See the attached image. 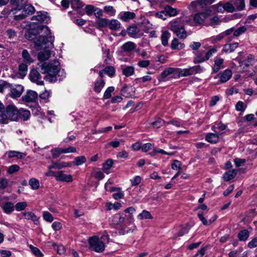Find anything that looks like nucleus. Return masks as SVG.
Here are the masks:
<instances>
[{"label": "nucleus", "mask_w": 257, "mask_h": 257, "mask_svg": "<svg viewBox=\"0 0 257 257\" xmlns=\"http://www.w3.org/2000/svg\"><path fill=\"white\" fill-rule=\"evenodd\" d=\"M170 30L180 39H185L187 37V33L181 18H177L170 23Z\"/></svg>", "instance_id": "nucleus-4"}, {"label": "nucleus", "mask_w": 257, "mask_h": 257, "mask_svg": "<svg viewBox=\"0 0 257 257\" xmlns=\"http://www.w3.org/2000/svg\"><path fill=\"white\" fill-rule=\"evenodd\" d=\"M22 56L24 60L27 63L31 64L34 62V59L31 56L28 51L26 49L23 50Z\"/></svg>", "instance_id": "nucleus-36"}, {"label": "nucleus", "mask_w": 257, "mask_h": 257, "mask_svg": "<svg viewBox=\"0 0 257 257\" xmlns=\"http://www.w3.org/2000/svg\"><path fill=\"white\" fill-rule=\"evenodd\" d=\"M29 77L31 81L39 85L44 84V82L40 73L35 69L32 70L30 73Z\"/></svg>", "instance_id": "nucleus-11"}, {"label": "nucleus", "mask_w": 257, "mask_h": 257, "mask_svg": "<svg viewBox=\"0 0 257 257\" xmlns=\"http://www.w3.org/2000/svg\"><path fill=\"white\" fill-rule=\"evenodd\" d=\"M125 221L127 225L134 223V220L133 215L126 216L123 213H116L113 215L111 218V223L114 225H122Z\"/></svg>", "instance_id": "nucleus-5"}, {"label": "nucleus", "mask_w": 257, "mask_h": 257, "mask_svg": "<svg viewBox=\"0 0 257 257\" xmlns=\"http://www.w3.org/2000/svg\"><path fill=\"white\" fill-rule=\"evenodd\" d=\"M205 140L210 143L215 144L218 141L219 136L215 133H208L206 135Z\"/></svg>", "instance_id": "nucleus-22"}, {"label": "nucleus", "mask_w": 257, "mask_h": 257, "mask_svg": "<svg viewBox=\"0 0 257 257\" xmlns=\"http://www.w3.org/2000/svg\"><path fill=\"white\" fill-rule=\"evenodd\" d=\"M185 47V44L179 41L177 38H174L171 42V48L173 50H180Z\"/></svg>", "instance_id": "nucleus-21"}, {"label": "nucleus", "mask_w": 257, "mask_h": 257, "mask_svg": "<svg viewBox=\"0 0 257 257\" xmlns=\"http://www.w3.org/2000/svg\"><path fill=\"white\" fill-rule=\"evenodd\" d=\"M55 179L57 181L71 182L73 181V177L71 175L66 174L63 171L56 172V175Z\"/></svg>", "instance_id": "nucleus-12"}, {"label": "nucleus", "mask_w": 257, "mask_h": 257, "mask_svg": "<svg viewBox=\"0 0 257 257\" xmlns=\"http://www.w3.org/2000/svg\"><path fill=\"white\" fill-rule=\"evenodd\" d=\"M210 13L209 10H205L203 12H198L193 16L194 22L195 23V26H199L202 24L205 20L208 17Z\"/></svg>", "instance_id": "nucleus-8"}, {"label": "nucleus", "mask_w": 257, "mask_h": 257, "mask_svg": "<svg viewBox=\"0 0 257 257\" xmlns=\"http://www.w3.org/2000/svg\"><path fill=\"white\" fill-rule=\"evenodd\" d=\"M138 218L140 220L144 219H152L153 216L149 211L144 210L142 213H140L138 215Z\"/></svg>", "instance_id": "nucleus-41"}, {"label": "nucleus", "mask_w": 257, "mask_h": 257, "mask_svg": "<svg viewBox=\"0 0 257 257\" xmlns=\"http://www.w3.org/2000/svg\"><path fill=\"white\" fill-rule=\"evenodd\" d=\"M20 111L14 104H9L4 108L2 115L0 116V123L7 124L9 121H16Z\"/></svg>", "instance_id": "nucleus-2"}, {"label": "nucleus", "mask_w": 257, "mask_h": 257, "mask_svg": "<svg viewBox=\"0 0 257 257\" xmlns=\"http://www.w3.org/2000/svg\"><path fill=\"white\" fill-rule=\"evenodd\" d=\"M212 7L217 12L223 13L224 12V4L222 2H219L217 4L213 5Z\"/></svg>", "instance_id": "nucleus-48"}, {"label": "nucleus", "mask_w": 257, "mask_h": 257, "mask_svg": "<svg viewBox=\"0 0 257 257\" xmlns=\"http://www.w3.org/2000/svg\"><path fill=\"white\" fill-rule=\"evenodd\" d=\"M20 169V167L17 165H13L10 166L7 170L8 173L12 174L18 172Z\"/></svg>", "instance_id": "nucleus-58"}, {"label": "nucleus", "mask_w": 257, "mask_h": 257, "mask_svg": "<svg viewBox=\"0 0 257 257\" xmlns=\"http://www.w3.org/2000/svg\"><path fill=\"white\" fill-rule=\"evenodd\" d=\"M157 154H161L168 155H173L174 154V153H168L162 149L156 148H154L153 151L149 153V154L152 156H154L156 155Z\"/></svg>", "instance_id": "nucleus-40"}, {"label": "nucleus", "mask_w": 257, "mask_h": 257, "mask_svg": "<svg viewBox=\"0 0 257 257\" xmlns=\"http://www.w3.org/2000/svg\"><path fill=\"white\" fill-rule=\"evenodd\" d=\"M34 11V7L32 5H26L22 10L21 13L15 16V20L19 21L24 19L27 16L33 14Z\"/></svg>", "instance_id": "nucleus-9"}, {"label": "nucleus", "mask_w": 257, "mask_h": 257, "mask_svg": "<svg viewBox=\"0 0 257 257\" xmlns=\"http://www.w3.org/2000/svg\"><path fill=\"white\" fill-rule=\"evenodd\" d=\"M24 154L20 153L17 151H10L8 152V156L9 158H14L17 157L18 158H23Z\"/></svg>", "instance_id": "nucleus-62"}, {"label": "nucleus", "mask_w": 257, "mask_h": 257, "mask_svg": "<svg viewBox=\"0 0 257 257\" xmlns=\"http://www.w3.org/2000/svg\"><path fill=\"white\" fill-rule=\"evenodd\" d=\"M221 23V20L217 16H214L210 19L209 25L215 27Z\"/></svg>", "instance_id": "nucleus-44"}, {"label": "nucleus", "mask_w": 257, "mask_h": 257, "mask_svg": "<svg viewBox=\"0 0 257 257\" xmlns=\"http://www.w3.org/2000/svg\"><path fill=\"white\" fill-rule=\"evenodd\" d=\"M50 34L48 27L35 22V24L31 25L30 29L25 34V37L28 40L33 41L37 50L45 49L38 54V59L40 61L38 65L42 73H46L44 79L51 83L57 80L58 73H63V72H60V63L58 61L54 60L49 64L44 62L50 57V49L53 47L54 37Z\"/></svg>", "instance_id": "nucleus-1"}, {"label": "nucleus", "mask_w": 257, "mask_h": 257, "mask_svg": "<svg viewBox=\"0 0 257 257\" xmlns=\"http://www.w3.org/2000/svg\"><path fill=\"white\" fill-rule=\"evenodd\" d=\"M86 161V158L84 156H80L76 157L72 162V163L74 166H80L85 163Z\"/></svg>", "instance_id": "nucleus-39"}, {"label": "nucleus", "mask_w": 257, "mask_h": 257, "mask_svg": "<svg viewBox=\"0 0 257 257\" xmlns=\"http://www.w3.org/2000/svg\"><path fill=\"white\" fill-rule=\"evenodd\" d=\"M24 218L28 220H31L35 223H36L38 220L37 216L31 211H25L22 213Z\"/></svg>", "instance_id": "nucleus-26"}, {"label": "nucleus", "mask_w": 257, "mask_h": 257, "mask_svg": "<svg viewBox=\"0 0 257 257\" xmlns=\"http://www.w3.org/2000/svg\"><path fill=\"white\" fill-rule=\"evenodd\" d=\"M139 32V28L135 26H130L127 29L128 34L133 38H137Z\"/></svg>", "instance_id": "nucleus-30"}, {"label": "nucleus", "mask_w": 257, "mask_h": 257, "mask_svg": "<svg viewBox=\"0 0 257 257\" xmlns=\"http://www.w3.org/2000/svg\"><path fill=\"white\" fill-rule=\"evenodd\" d=\"M105 71L106 74L110 77H112L115 74V69L112 66H107L105 69Z\"/></svg>", "instance_id": "nucleus-61"}, {"label": "nucleus", "mask_w": 257, "mask_h": 257, "mask_svg": "<svg viewBox=\"0 0 257 257\" xmlns=\"http://www.w3.org/2000/svg\"><path fill=\"white\" fill-rule=\"evenodd\" d=\"M201 71L199 65L194 66L188 68L181 69L176 68V76L178 78L192 75Z\"/></svg>", "instance_id": "nucleus-6"}, {"label": "nucleus", "mask_w": 257, "mask_h": 257, "mask_svg": "<svg viewBox=\"0 0 257 257\" xmlns=\"http://www.w3.org/2000/svg\"><path fill=\"white\" fill-rule=\"evenodd\" d=\"M142 181V178L140 176H136L130 180L132 186L138 185Z\"/></svg>", "instance_id": "nucleus-55"}, {"label": "nucleus", "mask_w": 257, "mask_h": 257, "mask_svg": "<svg viewBox=\"0 0 257 257\" xmlns=\"http://www.w3.org/2000/svg\"><path fill=\"white\" fill-rule=\"evenodd\" d=\"M137 47V45L131 41L127 42L124 43L120 47L121 50L126 53H130L135 50Z\"/></svg>", "instance_id": "nucleus-18"}, {"label": "nucleus", "mask_w": 257, "mask_h": 257, "mask_svg": "<svg viewBox=\"0 0 257 257\" xmlns=\"http://www.w3.org/2000/svg\"><path fill=\"white\" fill-rule=\"evenodd\" d=\"M154 147V145L151 143H146L142 146V150L144 152H147L152 149Z\"/></svg>", "instance_id": "nucleus-64"}, {"label": "nucleus", "mask_w": 257, "mask_h": 257, "mask_svg": "<svg viewBox=\"0 0 257 257\" xmlns=\"http://www.w3.org/2000/svg\"><path fill=\"white\" fill-rule=\"evenodd\" d=\"M232 3L234 5L237 10L242 11L245 8V0H232Z\"/></svg>", "instance_id": "nucleus-33"}, {"label": "nucleus", "mask_w": 257, "mask_h": 257, "mask_svg": "<svg viewBox=\"0 0 257 257\" xmlns=\"http://www.w3.org/2000/svg\"><path fill=\"white\" fill-rule=\"evenodd\" d=\"M110 50L108 49H105L103 52V57L105 58L104 63L106 64L110 63L111 58L110 57Z\"/></svg>", "instance_id": "nucleus-53"}, {"label": "nucleus", "mask_w": 257, "mask_h": 257, "mask_svg": "<svg viewBox=\"0 0 257 257\" xmlns=\"http://www.w3.org/2000/svg\"><path fill=\"white\" fill-rule=\"evenodd\" d=\"M223 61L224 60L222 58L215 59L213 68L214 72H217L220 69L223 68Z\"/></svg>", "instance_id": "nucleus-34"}, {"label": "nucleus", "mask_w": 257, "mask_h": 257, "mask_svg": "<svg viewBox=\"0 0 257 257\" xmlns=\"http://www.w3.org/2000/svg\"><path fill=\"white\" fill-rule=\"evenodd\" d=\"M38 97V94L34 91L29 90L23 96L22 99L25 102H34Z\"/></svg>", "instance_id": "nucleus-15"}, {"label": "nucleus", "mask_w": 257, "mask_h": 257, "mask_svg": "<svg viewBox=\"0 0 257 257\" xmlns=\"http://www.w3.org/2000/svg\"><path fill=\"white\" fill-rule=\"evenodd\" d=\"M215 0H196L191 2L189 8L193 12L200 11L208 5L212 4Z\"/></svg>", "instance_id": "nucleus-7"}, {"label": "nucleus", "mask_w": 257, "mask_h": 257, "mask_svg": "<svg viewBox=\"0 0 257 257\" xmlns=\"http://www.w3.org/2000/svg\"><path fill=\"white\" fill-rule=\"evenodd\" d=\"M249 236V233L247 230H243L240 231L238 234V238L240 240L244 241L247 239Z\"/></svg>", "instance_id": "nucleus-42"}, {"label": "nucleus", "mask_w": 257, "mask_h": 257, "mask_svg": "<svg viewBox=\"0 0 257 257\" xmlns=\"http://www.w3.org/2000/svg\"><path fill=\"white\" fill-rule=\"evenodd\" d=\"M165 12L167 13L168 16L174 17L178 14V11L171 6H166L164 8Z\"/></svg>", "instance_id": "nucleus-35"}, {"label": "nucleus", "mask_w": 257, "mask_h": 257, "mask_svg": "<svg viewBox=\"0 0 257 257\" xmlns=\"http://www.w3.org/2000/svg\"><path fill=\"white\" fill-rule=\"evenodd\" d=\"M217 52V49L216 48H213L210 49L207 52H206L204 57L199 56L198 57L196 61L197 62H203L208 60L213 54Z\"/></svg>", "instance_id": "nucleus-17"}, {"label": "nucleus", "mask_w": 257, "mask_h": 257, "mask_svg": "<svg viewBox=\"0 0 257 257\" xmlns=\"http://www.w3.org/2000/svg\"><path fill=\"white\" fill-rule=\"evenodd\" d=\"M29 247L33 253L35 254L37 257H42L43 256V253L38 248L35 247L32 245H30Z\"/></svg>", "instance_id": "nucleus-47"}, {"label": "nucleus", "mask_w": 257, "mask_h": 257, "mask_svg": "<svg viewBox=\"0 0 257 257\" xmlns=\"http://www.w3.org/2000/svg\"><path fill=\"white\" fill-rule=\"evenodd\" d=\"M19 110L20 111L19 117H23L24 120H27L29 118L30 115L29 111L23 109H20Z\"/></svg>", "instance_id": "nucleus-51"}, {"label": "nucleus", "mask_w": 257, "mask_h": 257, "mask_svg": "<svg viewBox=\"0 0 257 257\" xmlns=\"http://www.w3.org/2000/svg\"><path fill=\"white\" fill-rule=\"evenodd\" d=\"M28 71V66L26 64L21 63L19 66L18 74L22 77H24Z\"/></svg>", "instance_id": "nucleus-37"}, {"label": "nucleus", "mask_w": 257, "mask_h": 257, "mask_svg": "<svg viewBox=\"0 0 257 257\" xmlns=\"http://www.w3.org/2000/svg\"><path fill=\"white\" fill-rule=\"evenodd\" d=\"M32 20L36 21L38 22H42L47 20L46 13L39 12L37 13V15L32 17Z\"/></svg>", "instance_id": "nucleus-27"}, {"label": "nucleus", "mask_w": 257, "mask_h": 257, "mask_svg": "<svg viewBox=\"0 0 257 257\" xmlns=\"http://www.w3.org/2000/svg\"><path fill=\"white\" fill-rule=\"evenodd\" d=\"M238 46V43L234 42L233 43L226 44L224 45L223 51L226 53H231L234 51Z\"/></svg>", "instance_id": "nucleus-23"}, {"label": "nucleus", "mask_w": 257, "mask_h": 257, "mask_svg": "<svg viewBox=\"0 0 257 257\" xmlns=\"http://www.w3.org/2000/svg\"><path fill=\"white\" fill-rule=\"evenodd\" d=\"M105 84V82L103 80H97L94 86V90L96 93H99L103 88Z\"/></svg>", "instance_id": "nucleus-38"}, {"label": "nucleus", "mask_w": 257, "mask_h": 257, "mask_svg": "<svg viewBox=\"0 0 257 257\" xmlns=\"http://www.w3.org/2000/svg\"><path fill=\"white\" fill-rule=\"evenodd\" d=\"M171 36V34L167 30H162L161 35V42L163 46H166L168 44V39Z\"/></svg>", "instance_id": "nucleus-29"}, {"label": "nucleus", "mask_w": 257, "mask_h": 257, "mask_svg": "<svg viewBox=\"0 0 257 257\" xmlns=\"http://www.w3.org/2000/svg\"><path fill=\"white\" fill-rule=\"evenodd\" d=\"M122 74L126 77H129L133 75L135 71V68L132 66H121Z\"/></svg>", "instance_id": "nucleus-28"}, {"label": "nucleus", "mask_w": 257, "mask_h": 257, "mask_svg": "<svg viewBox=\"0 0 257 257\" xmlns=\"http://www.w3.org/2000/svg\"><path fill=\"white\" fill-rule=\"evenodd\" d=\"M236 174L237 171L236 170L233 169L229 170L224 173L222 177L225 181H228L234 178L236 176Z\"/></svg>", "instance_id": "nucleus-24"}, {"label": "nucleus", "mask_w": 257, "mask_h": 257, "mask_svg": "<svg viewBox=\"0 0 257 257\" xmlns=\"http://www.w3.org/2000/svg\"><path fill=\"white\" fill-rule=\"evenodd\" d=\"M224 11H226L229 13H232L234 11L235 8L233 5L229 2L224 4Z\"/></svg>", "instance_id": "nucleus-50"}, {"label": "nucleus", "mask_w": 257, "mask_h": 257, "mask_svg": "<svg viewBox=\"0 0 257 257\" xmlns=\"http://www.w3.org/2000/svg\"><path fill=\"white\" fill-rule=\"evenodd\" d=\"M63 151H64L63 149L57 148L52 149L51 150V152H52L53 157L54 158H57L59 156V155L60 154H64Z\"/></svg>", "instance_id": "nucleus-56"}, {"label": "nucleus", "mask_w": 257, "mask_h": 257, "mask_svg": "<svg viewBox=\"0 0 257 257\" xmlns=\"http://www.w3.org/2000/svg\"><path fill=\"white\" fill-rule=\"evenodd\" d=\"M172 75L171 78H177L176 76V68L169 67L164 70L158 78L159 81H166V78Z\"/></svg>", "instance_id": "nucleus-10"}, {"label": "nucleus", "mask_w": 257, "mask_h": 257, "mask_svg": "<svg viewBox=\"0 0 257 257\" xmlns=\"http://www.w3.org/2000/svg\"><path fill=\"white\" fill-rule=\"evenodd\" d=\"M184 25L187 24L191 26H195V23L194 22V18L193 20L191 17H186L184 19H182Z\"/></svg>", "instance_id": "nucleus-60"}, {"label": "nucleus", "mask_w": 257, "mask_h": 257, "mask_svg": "<svg viewBox=\"0 0 257 257\" xmlns=\"http://www.w3.org/2000/svg\"><path fill=\"white\" fill-rule=\"evenodd\" d=\"M114 90V88L113 86L108 87L105 91L103 95V98L107 99L109 98L111 96V93Z\"/></svg>", "instance_id": "nucleus-49"}, {"label": "nucleus", "mask_w": 257, "mask_h": 257, "mask_svg": "<svg viewBox=\"0 0 257 257\" xmlns=\"http://www.w3.org/2000/svg\"><path fill=\"white\" fill-rule=\"evenodd\" d=\"M246 31V28L244 26H241L235 30H234L233 35L235 37H238L244 33Z\"/></svg>", "instance_id": "nucleus-52"}, {"label": "nucleus", "mask_w": 257, "mask_h": 257, "mask_svg": "<svg viewBox=\"0 0 257 257\" xmlns=\"http://www.w3.org/2000/svg\"><path fill=\"white\" fill-rule=\"evenodd\" d=\"M27 206L26 202H20L16 203L15 208L17 211H21L25 210Z\"/></svg>", "instance_id": "nucleus-45"}, {"label": "nucleus", "mask_w": 257, "mask_h": 257, "mask_svg": "<svg viewBox=\"0 0 257 257\" xmlns=\"http://www.w3.org/2000/svg\"><path fill=\"white\" fill-rule=\"evenodd\" d=\"M190 228L188 225L183 226L180 231L178 233V236H182L187 234L189 231Z\"/></svg>", "instance_id": "nucleus-63"}, {"label": "nucleus", "mask_w": 257, "mask_h": 257, "mask_svg": "<svg viewBox=\"0 0 257 257\" xmlns=\"http://www.w3.org/2000/svg\"><path fill=\"white\" fill-rule=\"evenodd\" d=\"M165 121L161 118H157L155 121L152 123V125L155 128H160L163 126Z\"/></svg>", "instance_id": "nucleus-54"}, {"label": "nucleus", "mask_w": 257, "mask_h": 257, "mask_svg": "<svg viewBox=\"0 0 257 257\" xmlns=\"http://www.w3.org/2000/svg\"><path fill=\"white\" fill-rule=\"evenodd\" d=\"M109 237L108 234H104L100 238L95 236L89 239V244L91 249L97 252H102L105 249V243H108Z\"/></svg>", "instance_id": "nucleus-3"}, {"label": "nucleus", "mask_w": 257, "mask_h": 257, "mask_svg": "<svg viewBox=\"0 0 257 257\" xmlns=\"http://www.w3.org/2000/svg\"><path fill=\"white\" fill-rule=\"evenodd\" d=\"M135 17V13L132 12H122L118 15V18L123 22H128Z\"/></svg>", "instance_id": "nucleus-14"}, {"label": "nucleus", "mask_w": 257, "mask_h": 257, "mask_svg": "<svg viewBox=\"0 0 257 257\" xmlns=\"http://www.w3.org/2000/svg\"><path fill=\"white\" fill-rule=\"evenodd\" d=\"M29 184L33 189H37L39 187V182L35 178H32L29 181Z\"/></svg>", "instance_id": "nucleus-46"}, {"label": "nucleus", "mask_w": 257, "mask_h": 257, "mask_svg": "<svg viewBox=\"0 0 257 257\" xmlns=\"http://www.w3.org/2000/svg\"><path fill=\"white\" fill-rule=\"evenodd\" d=\"M95 24L98 29H101L102 28H105L108 26V20L99 17L97 18V19L95 21Z\"/></svg>", "instance_id": "nucleus-25"}, {"label": "nucleus", "mask_w": 257, "mask_h": 257, "mask_svg": "<svg viewBox=\"0 0 257 257\" xmlns=\"http://www.w3.org/2000/svg\"><path fill=\"white\" fill-rule=\"evenodd\" d=\"M25 0H11L12 4L16 7V8L18 10H20V8L23 6L24 4Z\"/></svg>", "instance_id": "nucleus-59"}, {"label": "nucleus", "mask_w": 257, "mask_h": 257, "mask_svg": "<svg viewBox=\"0 0 257 257\" xmlns=\"http://www.w3.org/2000/svg\"><path fill=\"white\" fill-rule=\"evenodd\" d=\"M108 26L110 30L115 31L120 28L121 24L118 20L112 19L110 21L108 20Z\"/></svg>", "instance_id": "nucleus-31"}, {"label": "nucleus", "mask_w": 257, "mask_h": 257, "mask_svg": "<svg viewBox=\"0 0 257 257\" xmlns=\"http://www.w3.org/2000/svg\"><path fill=\"white\" fill-rule=\"evenodd\" d=\"M232 71L230 69H226L222 72L220 73L218 75L220 77V82L224 83L229 80L232 76Z\"/></svg>", "instance_id": "nucleus-16"}, {"label": "nucleus", "mask_w": 257, "mask_h": 257, "mask_svg": "<svg viewBox=\"0 0 257 257\" xmlns=\"http://www.w3.org/2000/svg\"><path fill=\"white\" fill-rule=\"evenodd\" d=\"M109 190L111 192H116L113 194V197L115 200L122 198L124 196L123 193L120 190V188L112 187L109 189Z\"/></svg>", "instance_id": "nucleus-32"}, {"label": "nucleus", "mask_w": 257, "mask_h": 257, "mask_svg": "<svg viewBox=\"0 0 257 257\" xmlns=\"http://www.w3.org/2000/svg\"><path fill=\"white\" fill-rule=\"evenodd\" d=\"M71 7L74 9H79L83 7L84 5L79 0H72L71 1Z\"/></svg>", "instance_id": "nucleus-43"}, {"label": "nucleus", "mask_w": 257, "mask_h": 257, "mask_svg": "<svg viewBox=\"0 0 257 257\" xmlns=\"http://www.w3.org/2000/svg\"><path fill=\"white\" fill-rule=\"evenodd\" d=\"M24 90V87L19 84L11 86V96L13 98L19 97Z\"/></svg>", "instance_id": "nucleus-13"}, {"label": "nucleus", "mask_w": 257, "mask_h": 257, "mask_svg": "<svg viewBox=\"0 0 257 257\" xmlns=\"http://www.w3.org/2000/svg\"><path fill=\"white\" fill-rule=\"evenodd\" d=\"M104 10L108 13L110 16H113L115 14V10L113 7L110 6H106L104 7Z\"/></svg>", "instance_id": "nucleus-57"}, {"label": "nucleus", "mask_w": 257, "mask_h": 257, "mask_svg": "<svg viewBox=\"0 0 257 257\" xmlns=\"http://www.w3.org/2000/svg\"><path fill=\"white\" fill-rule=\"evenodd\" d=\"M197 216L199 219L202 221L204 225H209L213 223L217 218L216 216L214 215L208 221L204 217V215L202 212H198Z\"/></svg>", "instance_id": "nucleus-19"}, {"label": "nucleus", "mask_w": 257, "mask_h": 257, "mask_svg": "<svg viewBox=\"0 0 257 257\" xmlns=\"http://www.w3.org/2000/svg\"><path fill=\"white\" fill-rule=\"evenodd\" d=\"M2 208L5 213L9 214L14 210L15 205L11 202L6 201Z\"/></svg>", "instance_id": "nucleus-20"}]
</instances>
